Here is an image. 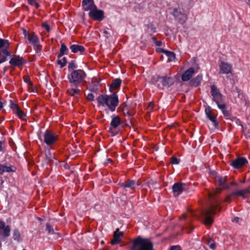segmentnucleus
Instances as JSON below:
<instances>
[{
  "mask_svg": "<svg viewBox=\"0 0 250 250\" xmlns=\"http://www.w3.org/2000/svg\"><path fill=\"white\" fill-rule=\"evenodd\" d=\"M228 177L216 176L215 182L219 188H216L208 193L210 205L208 207L197 211L189 210L187 214H184L180 218L181 220H184L188 217H196L202 218L203 219L204 223L206 226H210L213 222V219L211 216L219 211L221 208L219 207L220 201L217 197V195L221 193L224 189H227L229 188V185L227 183Z\"/></svg>",
  "mask_w": 250,
  "mask_h": 250,
  "instance_id": "nucleus-1",
  "label": "nucleus"
},
{
  "mask_svg": "<svg viewBox=\"0 0 250 250\" xmlns=\"http://www.w3.org/2000/svg\"><path fill=\"white\" fill-rule=\"evenodd\" d=\"M97 101L98 107H106L111 112L115 111L119 104L116 93L110 95L101 94L97 98Z\"/></svg>",
  "mask_w": 250,
  "mask_h": 250,
  "instance_id": "nucleus-2",
  "label": "nucleus"
},
{
  "mask_svg": "<svg viewBox=\"0 0 250 250\" xmlns=\"http://www.w3.org/2000/svg\"><path fill=\"white\" fill-rule=\"evenodd\" d=\"M129 250H153V244L149 239L138 236L132 240Z\"/></svg>",
  "mask_w": 250,
  "mask_h": 250,
  "instance_id": "nucleus-3",
  "label": "nucleus"
},
{
  "mask_svg": "<svg viewBox=\"0 0 250 250\" xmlns=\"http://www.w3.org/2000/svg\"><path fill=\"white\" fill-rule=\"evenodd\" d=\"M85 72L82 69H76L72 71L67 76L69 82L74 86H81L85 84Z\"/></svg>",
  "mask_w": 250,
  "mask_h": 250,
  "instance_id": "nucleus-4",
  "label": "nucleus"
},
{
  "mask_svg": "<svg viewBox=\"0 0 250 250\" xmlns=\"http://www.w3.org/2000/svg\"><path fill=\"white\" fill-rule=\"evenodd\" d=\"M150 83L155 85L158 88L163 89L164 87H169L174 83L173 78L167 75L161 76L159 75L153 76L151 79Z\"/></svg>",
  "mask_w": 250,
  "mask_h": 250,
  "instance_id": "nucleus-5",
  "label": "nucleus"
},
{
  "mask_svg": "<svg viewBox=\"0 0 250 250\" xmlns=\"http://www.w3.org/2000/svg\"><path fill=\"white\" fill-rule=\"evenodd\" d=\"M10 43L8 40L0 38V64L7 60V57H11L9 51Z\"/></svg>",
  "mask_w": 250,
  "mask_h": 250,
  "instance_id": "nucleus-6",
  "label": "nucleus"
},
{
  "mask_svg": "<svg viewBox=\"0 0 250 250\" xmlns=\"http://www.w3.org/2000/svg\"><path fill=\"white\" fill-rule=\"evenodd\" d=\"M210 93L212 97V100L216 103L217 106L225 103L223 95L215 85L210 86Z\"/></svg>",
  "mask_w": 250,
  "mask_h": 250,
  "instance_id": "nucleus-7",
  "label": "nucleus"
},
{
  "mask_svg": "<svg viewBox=\"0 0 250 250\" xmlns=\"http://www.w3.org/2000/svg\"><path fill=\"white\" fill-rule=\"evenodd\" d=\"M44 142L48 146L54 145L58 140V136L50 130H46L43 134Z\"/></svg>",
  "mask_w": 250,
  "mask_h": 250,
  "instance_id": "nucleus-8",
  "label": "nucleus"
},
{
  "mask_svg": "<svg viewBox=\"0 0 250 250\" xmlns=\"http://www.w3.org/2000/svg\"><path fill=\"white\" fill-rule=\"evenodd\" d=\"M121 124V119L119 116H113L110 124L109 132L112 135H116L119 132L118 127Z\"/></svg>",
  "mask_w": 250,
  "mask_h": 250,
  "instance_id": "nucleus-9",
  "label": "nucleus"
},
{
  "mask_svg": "<svg viewBox=\"0 0 250 250\" xmlns=\"http://www.w3.org/2000/svg\"><path fill=\"white\" fill-rule=\"evenodd\" d=\"M172 14L181 24L185 23L187 20L185 11L183 8H174Z\"/></svg>",
  "mask_w": 250,
  "mask_h": 250,
  "instance_id": "nucleus-10",
  "label": "nucleus"
},
{
  "mask_svg": "<svg viewBox=\"0 0 250 250\" xmlns=\"http://www.w3.org/2000/svg\"><path fill=\"white\" fill-rule=\"evenodd\" d=\"M25 63V60L23 57H20V56H15L14 57H12L9 61L11 67L13 70H14L16 67H21Z\"/></svg>",
  "mask_w": 250,
  "mask_h": 250,
  "instance_id": "nucleus-11",
  "label": "nucleus"
},
{
  "mask_svg": "<svg viewBox=\"0 0 250 250\" xmlns=\"http://www.w3.org/2000/svg\"><path fill=\"white\" fill-rule=\"evenodd\" d=\"M89 17L95 21H102L104 18V12L103 10L94 8L88 13Z\"/></svg>",
  "mask_w": 250,
  "mask_h": 250,
  "instance_id": "nucleus-12",
  "label": "nucleus"
},
{
  "mask_svg": "<svg viewBox=\"0 0 250 250\" xmlns=\"http://www.w3.org/2000/svg\"><path fill=\"white\" fill-rule=\"evenodd\" d=\"M232 72V65L228 62L221 61L219 64V73L229 74Z\"/></svg>",
  "mask_w": 250,
  "mask_h": 250,
  "instance_id": "nucleus-13",
  "label": "nucleus"
},
{
  "mask_svg": "<svg viewBox=\"0 0 250 250\" xmlns=\"http://www.w3.org/2000/svg\"><path fill=\"white\" fill-rule=\"evenodd\" d=\"M140 185L138 181L136 182L135 180H128L125 182L119 183V186L120 188H122L125 189L129 188L131 190H133Z\"/></svg>",
  "mask_w": 250,
  "mask_h": 250,
  "instance_id": "nucleus-14",
  "label": "nucleus"
},
{
  "mask_svg": "<svg viewBox=\"0 0 250 250\" xmlns=\"http://www.w3.org/2000/svg\"><path fill=\"white\" fill-rule=\"evenodd\" d=\"M205 113L207 117L212 123L214 127H217L218 122L217 120V116L213 113L211 108L209 106L206 108Z\"/></svg>",
  "mask_w": 250,
  "mask_h": 250,
  "instance_id": "nucleus-15",
  "label": "nucleus"
},
{
  "mask_svg": "<svg viewBox=\"0 0 250 250\" xmlns=\"http://www.w3.org/2000/svg\"><path fill=\"white\" fill-rule=\"evenodd\" d=\"M248 163L247 160L244 157H239L233 161L230 164L234 168H239Z\"/></svg>",
  "mask_w": 250,
  "mask_h": 250,
  "instance_id": "nucleus-16",
  "label": "nucleus"
},
{
  "mask_svg": "<svg viewBox=\"0 0 250 250\" xmlns=\"http://www.w3.org/2000/svg\"><path fill=\"white\" fill-rule=\"evenodd\" d=\"M82 5L84 11H91L96 8L93 0H83Z\"/></svg>",
  "mask_w": 250,
  "mask_h": 250,
  "instance_id": "nucleus-17",
  "label": "nucleus"
},
{
  "mask_svg": "<svg viewBox=\"0 0 250 250\" xmlns=\"http://www.w3.org/2000/svg\"><path fill=\"white\" fill-rule=\"evenodd\" d=\"M232 96L234 98L235 103L238 105H242L244 103L242 99L243 95L240 93V91L237 88L231 91Z\"/></svg>",
  "mask_w": 250,
  "mask_h": 250,
  "instance_id": "nucleus-18",
  "label": "nucleus"
},
{
  "mask_svg": "<svg viewBox=\"0 0 250 250\" xmlns=\"http://www.w3.org/2000/svg\"><path fill=\"white\" fill-rule=\"evenodd\" d=\"M123 236V232L119 231V229H117L114 232L113 238L110 242L111 244L114 245L119 244L121 241L122 238Z\"/></svg>",
  "mask_w": 250,
  "mask_h": 250,
  "instance_id": "nucleus-19",
  "label": "nucleus"
},
{
  "mask_svg": "<svg viewBox=\"0 0 250 250\" xmlns=\"http://www.w3.org/2000/svg\"><path fill=\"white\" fill-rule=\"evenodd\" d=\"M186 186L185 183H175L172 186V191L175 196H178L182 192L184 189V187Z\"/></svg>",
  "mask_w": 250,
  "mask_h": 250,
  "instance_id": "nucleus-20",
  "label": "nucleus"
},
{
  "mask_svg": "<svg viewBox=\"0 0 250 250\" xmlns=\"http://www.w3.org/2000/svg\"><path fill=\"white\" fill-rule=\"evenodd\" d=\"M79 87L74 86V85L72 86L71 84V87L67 90V93L70 96L78 99L81 91V90L79 88Z\"/></svg>",
  "mask_w": 250,
  "mask_h": 250,
  "instance_id": "nucleus-21",
  "label": "nucleus"
},
{
  "mask_svg": "<svg viewBox=\"0 0 250 250\" xmlns=\"http://www.w3.org/2000/svg\"><path fill=\"white\" fill-rule=\"evenodd\" d=\"M194 73V69L190 67L182 75L181 79L184 82H186L190 80Z\"/></svg>",
  "mask_w": 250,
  "mask_h": 250,
  "instance_id": "nucleus-22",
  "label": "nucleus"
},
{
  "mask_svg": "<svg viewBox=\"0 0 250 250\" xmlns=\"http://www.w3.org/2000/svg\"><path fill=\"white\" fill-rule=\"evenodd\" d=\"M15 167H8L5 165H3L0 164V175L2 174L4 172H15L16 171Z\"/></svg>",
  "mask_w": 250,
  "mask_h": 250,
  "instance_id": "nucleus-23",
  "label": "nucleus"
},
{
  "mask_svg": "<svg viewBox=\"0 0 250 250\" xmlns=\"http://www.w3.org/2000/svg\"><path fill=\"white\" fill-rule=\"evenodd\" d=\"M25 39L27 40L29 43L31 44L37 43L39 41V38L33 32H30V35Z\"/></svg>",
  "mask_w": 250,
  "mask_h": 250,
  "instance_id": "nucleus-24",
  "label": "nucleus"
},
{
  "mask_svg": "<svg viewBox=\"0 0 250 250\" xmlns=\"http://www.w3.org/2000/svg\"><path fill=\"white\" fill-rule=\"evenodd\" d=\"M70 49H71V51L74 53H76L79 52H80V53H82L85 51V48L83 46L78 44L71 45L70 46Z\"/></svg>",
  "mask_w": 250,
  "mask_h": 250,
  "instance_id": "nucleus-25",
  "label": "nucleus"
},
{
  "mask_svg": "<svg viewBox=\"0 0 250 250\" xmlns=\"http://www.w3.org/2000/svg\"><path fill=\"white\" fill-rule=\"evenodd\" d=\"M121 83L122 80L120 79L117 78L114 80L110 85V91L119 88L121 86Z\"/></svg>",
  "mask_w": 250,
  "mask_h": 250,
  "instance_id": "nucleus-26",
  "label": "nucleus"
},
{
  "mask_svg": "<svg viewBox=\"0 0 250 250\" xmlns=\"http://www.w3.org/2000/svg\"><path fill=\"white\" fill-rule=\"evenodd\" d=\"M202 79L201 75H198L195 78L192 79L190 82V85L194 87H197L200 85Z\"/></svg>",
  "mask_w": 250,
  "mask_h": 250,
  "instance_id": "nucleus-27",
  "label": "nucleus"
},
{
  "mask_svg": "<svg viewBox=\"0 0 250 250\" xmlns=\"http://www.w3.org/2000/svg\"><path fill=\"white\" fill-rule=\"evenodd\" d=\"M14 113L16 114L20 119L24 121L26 120V114L20 108L18 109H16Z\"/></svg>",
  "mask_w": 250,
  "mask_h": 250,
  "instance_id": "nucleus-28",
  "label": "nucleus"
},
{
  "mask_svg": "<svg viewBox=\"0 0 250 250\" xmlns=\"http://www.w3.org/2000/svg\"><path fill=\"white\" fill-rule=\"evenodd\" d=\"M32 45H33L35 52L38 54H41L42 51V46L40 44V40L38 41L37 43L36 42Z\"/></svg>",
  "mask_w": 250,
  "mask_h": 250,
  "instance_id": "nucleus-29",
  "label": "nucleus"
},
{
  "mask_svg": "<svg viewBox=\"0 0 250 250\" xmlns=\"http://www.w3.org/2000/svg\"><path fill=\"white\" fill-rule=\"evenodd\" d=\"M165 54L168 57V60L170 62H172L175 60V54L174 52L168 51H165Z\"/></svg>",
  "mask_w": 250,
  "mask_h": 250,
  "instance_id": "nucleus-30",
  "label": "nucleus"
},
{
  "mask_svg": "<svg viewBox=\"0 0 250 250\" xmlns=\"http://www.w3.org/2000/svg\"><path fill=\"white\" fill-rule=\"evenodd\" d=\"M3 229L2 236L4 238H6L10 235V228L9 226H6Z\"/></svg>",
  "mask_w": 250,
  "mask_h": 250,
  "instance_id": "nucleus-31",
  "label": "nucleus"
},
{
  "mask_svg": "<svg viewBox=\"0 0 250 250\" xmlns=\"http://www.w3.org/2000/svg\"><path fill=\"white\" fill-rule=\"evenodd\" d=\"M190 220H188L187 221L186 224L185 226L183 227V229L187 230V232L188 233H190L191 231L193 229V227L191 226L190 225Z\"/></svg>",
  "mask_w": 250,
  "mask_h": 250,
  "instance_id": "nucleus-32",
  "label": "nucleus"
},
{
  "mask_svg": "<svg viewBox=\"0 0 250 250\" xmlns=\"http://www.w3.org/2000/svg\"><path fill=\"white\" fill-rule=\"evenodd\" d=\"M13 238L14 240H17L18 241H20L21 239V234L17 229H15L14 230Z\"/></svg>",
  "mask_w": 250,
  "mask_h": 250,
  "instance_id": "nucleus-33",
  "label": "nucleus"
},
{
  "mask_svg": "<svg viewBox=\"0 0 250 250\" xmlns=\"http://www.w3.org/2000/svg\"><path fill=\"white\" fill-rule=\"evenodd\" d=\"M231 195H237L239 196H242L243 198H246V196L245 195L244 193L243 192V190H240L236 191H233L231 193Z\"/></svg>",
  "mask_w": 250,
  "mask_h": 250,
  "instance_id": "nucleus-34",
  "label": "nucleus"
},
{
  "mask_svg": "<svg viewBox=\"0 0 250 250\" xmlns=\"http://www.w3.org/2000/svg\"><path fill=\"white\" fill-rule=\"evenodd\" d=\"M68 48L65 44L63 43H61V47L60 50V52H61V54H68Z\"/></svg>",
  "mask_w": 250,
  "mask_h": 250,
  "instance_id": "nucleus-35",
  "label": "nucleus"
},
{
  "mask_svg": "<svg viewBox=\"0 0 250 250\" xmlns=\"http://www.w3.org/2000/svg\"><path fill=\"white\" fill-rule=\"evenodd\" d=\"M58 64L61 65V67L62 68L66 65L67 63V59L66 57H63L62 60H58Z\"/></svg>",
  "mask_w": 250,
  "mask_h": 250,
  "instance_id": "nucleus-36",
  "label": "nucleus"
},
{
  "mask_svg": "<svg viewBox=\"0 0 250 250\" xmlns=\"http://www.w3.org/2000/svg\"><path fill=\"white\" fill-rule=\"evenodd\" d=\"M23 78L24 82L28 84L29 87L33 86V83L30 81V78L29 76H24Z\"/></svg>",
  "mask_w": 250,
  "mask_h": 250,
  "instance_id": "nucleus-37",
  "label": "nucleus"
},
{
  "mask_svg": "<svg viewBox=\"0 0 250 250\" xmlns=\"http://www.w3.org/2000/svg\"><path fill=\"white\" fill-rule=\"evenodd\" d=\"M10 107L13 110L14 113L16 111V109H18L19 108L18 105L14 103L12 100H10Z\"/></svg>",
  "mask_w": 250,
  "mask_h": 250,
  "instance_id": "nucleus-38",
  "label": "nucleus"
},
{
  "mask_svg": "<svg viewBox=\"0 0 250 250\" xmlns=\"http://www.w3.org/2000/svg\"><path fill=\"white\" fill-rule=\"evenodd\" d=\"M77 67V65L75 63V62L73 61L71 62L68 65V69L69 71H70L71 70H74V69L76 68Z\"/></svg>",
  "mask_w": 250,
  "mask_h": 250,
  "instance_id": "nucleus-39",
  "label": "nucleus"
},
{
  "mask_svg": "<svg viewBox=\"0 0 250 250\" xmlns=\"http://www.w3.org/2000/svg\"><path fill=\"white\" fill-rule=\"evenodd\" d=\"M180 160L175 157H172L170 158V162L172 164L177 165L180 163Z\"/></svg>",
  "mask_w": 250,
  "mask_h": 250,
  "instance_id": "nucleus-40",
  "label": "nucleus"
},
{
  "mask_svg": "<svg viewBox=\"0 0 250 250\" xmlns=\"http://www.w3.org/2000/svg\"><path fill=\"white\" fill-rule=\"evenodd\" d=\"M157 182L155 181L151 180L147 182V185L150 188H155V186L157 184Z\"/></svg>",
  "mask_w": 250,
  "mask_h": 250,
  "instance_id": "nucleus-41",
  "label": "nucleus"
},
{
  "mask_svg": "<svg viewBox=\"0 0 250 250\" xmlns=\"http://www.w3.org/2000/svg\"><path fill=\"white\" fill-rule=\"evenodd\" d=\"M46 229L48 231L49 233L53 234L54 233V231L52 227L49 224H47L46 225Z\"/></svg>",
  "mask_w": 250,
  "mask_h": 250,
  "instance_id": "nucleus-42",
  "label": "nucleus"
},
{
  "mask_svg": "<svg viewBox=\"0 0 250 250\" xmlns=\"http://www.w3.org/2000/svg\"><path fill=\"white\" fill-rule=\"evenodd\" d=\"M217 106L221 110L222 113L224 112V111L227 110V105L225 103Z\"/></svg>",
  "mask_w": 250,
  "mask_h": 250,
  "instance_id": "nucleus-43",
  "label": "nucleus"
},
{
  "mask_svg": "<svg viewBox=\"0 0 250 250\" xmlns=\"http://www.w3.org/2000/svg\"><path fill=\"white\" fill-rule=\"evenodd\" d=\"M223 114L224 116L227 119H230V117L231 116V114L230 112L228 110H226V111H224V112L223 113Z\"/></svg>",
  "mask_w": 250,
  "mask_h": 250,
  "instance_id": "nucleus-44",
  "label": "nucleus"
},
{
  "mask_svg": "<svg viewBox=\"0 0 250 250\" xmlns=\"http://www.w3.org/2000/svg\"><path fill=\"white\" fill-rule=\"evenodd\" d=\"M87 99L90 102L93 101L94 100V95L93 93H88L87 95Z\"/></svg>",
  "mask_w": 250,
  "mask_h": 250,
  "instance_id": "nucleus-45",
  "label": "nucleus"
},
{
  "mask_svg": "<svg viewBox=\"0 0 250 250\" xmlns=\"http://www.w3.org/2000/svg\"><path fill=\"white\" fill-rule=\"evenodd\" d=\"M5 146V142L4 141H0V152H2Z\"/></svg>",
  "mask_w": 250,
  "mask_h": 250,
  "instance_id": "nucleus-46",
  "label": "nucleus"
},
{
  "mask_svg": "<svg viewBox=\"0 0 250 250\" xmlns=\"http://www.w3.org/2000/svg\"><path fill=\"white\" fill-rule=\"evenodd\" d=\"M29 4L31 5H35L36 7H38L39 4L36 2L35 0H27Z\"/></svg>",
  "mask_w": 250,
  "mask_h": 250,
  "instance_id": "nucleus-47",
  "label": "nucleus"
},
{
  "mask_svg": "<svg viewBox=\"0 0 250 250\" xmlns=\"http://www.w3.org/2000/svg\"><path fill=\"white\" fill-rule=\"evenodd\" d=\"M42 27H44L47 32H49L50 29L49 25L46 22L42 23Z\"/></svg>",
  "mask_w": 250,
  "mask_h": 250,
  "instance_id": "nucleus-48",
  "label": "nucleus"
},
{
  "mask_svg": "<svg viewBox=\"0 0 250 250\" xmlns=\"http://www.w3.org/2000/svg\"><path fill=\"white\" fill-rule=\"evenodd\" d=\"M169 250H182L179 246H172L170 248Z\"/></svg>",
  "mask_w": 250,
  "mask_h": 250,
  "instance_id": "nucleus-49",
  "label": "nucleus"
},
{
  "mask_svg": "<svg viewBox=\"0 0 250 250\" xmlns=\"http://www.w3.org/2000/svg\"><path fill=\"white\" fill-rule=\"evenodd\" d=\"M243 192H244L245 195L246 194L250 193V186L246 188L243 189Z\"/></svg>",
  "mask_w": 250,
  "mask_h": 250,
  "instance_id": "nucleus-50",
  "label": "nucleus"
},
{
  "mask_svg": "<svg viewBox=\"0 0 250 250\" xmlns=\"http://www.w3.org/2000/svg\"><path fill=\"white\" fill-rule=\"evenodd\" d=\"M154 106V104L153 102H150L148 105V109L149 110H151L153 109Z\"/></svg>",
  "mask_w": 250,
  "mask_h": 250,
  "instance_id": "nucleus-51",
  "label": "nucleus"
},
{
  "mask_svg": "<svg viewBox=\"0 0 250 250\" xmlns=\"http://www.w3.org/2000/svg\"><path fill=\"white\" fill-rule=\"evenodd\" d=\"M23 34L24 38L26 39L30 35V32H27L25 29L23 30Z\"/></svg>",
  "mask_w": 250,
  "mask_h": 250,
  "instance_id": "nucleus-52",
  "label": "nucleus"
},
{
  "mask_svg": "<svg viewBox=\"0 0 250 250\" xmlns=\"http://www.w3.org/2000/svg\"><path fill=\"white\" fill-rule=\"evenodd\" d=\"M233 196L234 195H231V193H230L229 195L227 196V197L225 199V201L228 202H230L231 197Z\"/></svg>",
  "mask_w": 250,
  "mask_h": 250,
  "instance_id": "nucleus-53",
  "label": "nucleus"
},
{
  "mask_svg": "<svg viewBox=\"0 0 250 250\" xmlns=\"http://www.w3.org/2000/svg\"><path fill=\"white\" fill-rule=\"evenodd\" d=\"M167 50L161 48H158L156 49V51L158 53H164L165 54V51H167Z\"/></svg>",
  "mask_w": 250,
  "mask_h": 250,
  "instance_id": "nucleus-54",
  "label": "nucleus"
},
{
  "mask_svg": "<svg viewBox=\"0 0 250 250\" xmlns=\"http://www.w3.org/2000/svg\"><path fill=\"white\" fill-rule=\"evenodd\" d=\"M5 227V222L3 221H0V229H3Z\"/></svg>",
  "mask_w": 250,
  "mask_h": 250,
  "instance_id": "nucleus-55",
  "label": "nucleus"
},
{
  "mask_svg": "<svg viewBox=\"0 0 250 250\" xmlns=\"http://www.w3.org/2000/svg\"><path fill=\"white\" fill-rule=\"evenodd\" d=\"M103 33L104 34V35L105 37L106 38H109V35H109V34H108V33L107 31H106V30H104V31H103Z\"/></svg>",
  "mask_w": 250,
  "mask_h": 250,
  "instance_id": "nucleus-56",
  "label": "nucleus"
},
{
  "mask_svg": "<svg viewBox=\"0 0 250 250\" xmlns=\"http://www.w3.org/2000/svg\"><path fill=\"white\" fill-rule=\"evenodd\" d=\"M155 44L156 46H160L162 45V42L161 41H156Z\"/></svg>",
  "mask_w": 250,
  "mask_h": 250,
  "instance_id": "nucleus-57",
  "label": "nucleus"
},
{
  "mask_svg": "<svg viewBox=\"0 0 250 250\" xmlns=\"http://www.w3.org/2000/svg\"><path fill=\"white\" fill-rule=\"evenodd\" d=\"M209 248L212 250H214L215 248V244L214 243H211L209 245Z\"/></svg>",
  "mask_w": 250,
  "mask_h": 250,
  "instance_id": "nucleus-58",
  "label": "nucleus"
},
{
  "mask_svg": "<svg viewBox=\"0 0 250 250\" xmlns=\"http://www.w3.org/2000/svg\"><path fill=\"white\" fill-rule=\"evenodd\" d=\"M240 220V218L239 217H235L234 218V219L232 220L233 222H235V223H237L239 222Z\"/></svg>",
  "mask_w": 250,
  "mask_h": 250,
  "instance_id": "nucleus-59",
  "label": "nucleus"
},
{
  "mask_svg": "<svg viewBox=\"0 0 250 250\" xmlns=\"http://www.w3.org/2000/svg\"><path fill=\"white\" fill-rule=\"evenodd\" d=\"M64 54H61V52H59V54L58 56V60H61L60 58L63 56L64 55Z\"/></svg>",
  "mask_w": 250,
  "mask_h": 250,
  "instance_id": "nucleus-60",
  "label": "nucleus"
},
{
  "mask_svg": "<svg viewBox=\"0 0 250 250\" xmlns=\"http://www.w3.org/2000/svg\"><path fill=\"white\" fill-rule=\"evenodd\" d=\"M7 70H8V67L6 66H4L3 68V74L5 73V72L7 71Z\"/></svg>",
  "mask_w": 250,
  "mask_h": 250,
  "instance_id": "nucleus-61",
  "label": "nucleus"
},
{
  "mask_svg": "<svg viewBox=\"0 0 250 250\" xmlns=\"http://www.w3.org/2000/svg\"><path fill=\"white\" fill-rule=\"evenodd\" d=\"M229 185L230 186H233V185L237 186L238 184L237 183H235L234 182H232L230 183Z\"/></svg>",
  "mask_w": 250,
  "mask_h": 250,
  "instance_id": "nucleus-62",
  "label": "nucleus"
},
{
  "mask_svg": "<svg viewBox=\"0 0 250 250\" xmlns=\"http://www.w3.org/2000/svg\"><path fill=\"white\" fill-rule=\"evenodd\" d=\"M246 2H247L250 7V0H244Z\"/></svg>",
  "mask_w": 250,
  "mask_h": 250,
  "instance_id": "nucleus-63",
  "label": "nucleus"
},
{
  "mask_svg": "<svg viewBox=\"0 0 250 250\" xmlns=\"http://www.w3.org/2000/svg\"><path fill=\"white\" fill-rule=\"evenodd\" d=\"M152 39L154 42L155 43L156 41H157V39H156V38L155 37H153L152 38Z\"/></svg>",
  "mask_w": 250,
  "mask_h": 250,
  "instance_id": "nucleus-64",
  "label": "nucleus"
}]
</instances>
